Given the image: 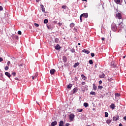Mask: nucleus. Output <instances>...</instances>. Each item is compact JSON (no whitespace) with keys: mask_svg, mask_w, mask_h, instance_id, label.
Masks as SVG:
<instances>
[{"mask_svg":"<svg viewBox=\"0 0 126 126\" xmlns=\"http://www.w3.org/2000/svg\"><path fill=\"white\" fill-rule=\"evenodd\" d=\"M99 84H102V81H101V80H100V81H99Z\"/></svg>","mask_w":126,"mask_h":126,"instance_id":"09e8293b","label":"nucleus"},{"mask_svg":"<svg viewBox=\"0 0 126 126\" xmlns=\"http://www.w3.org/2000/svg\"><path fill=\"white\" fill-rule=\"evenodd\" d=\"M12 74H13V76H15V75H16V73H15V72H13L12 73Z\"/></svg>","mask_w":126,"mask_h":126,"instance_id":"79ce46f5","label":"nucleus"},{"mask_svg":"<svg viewBox=\"0 0 126 126\" xmlns=\"http://www.w3.org/2000/svg\"><path fill=\"white\" fill-rule=\"evenodd\" d=\"M75 25L74 24V23H71V24H70V27L71 28H73V27H74Z\"/></svg>","mask_w":126,"mask_h":126,"instance_id":"a211bd4d","label":"nucleus"},{"mask_svg":"<svg viewBox=\"0 0 126 126\" xmlns=\"http://www.w3.org/2000/svg\"><path fill=\"white\" fill-rule=\"evenodd\" d=\"M36 103H37L38 105H40V104L38 103V102L36 101Z\"/></svg>","mask_w":126,"mask_h":126,"instance_id":"338daca9","label":"nucleus"},{"mask_svg":"<svg viewBox=\"0 0 126 126\" xmlns=\"http://www.w3.org/2000/svg\"><path fill=\"white\" fill-rule=\"evenodd\" d=\"M5 74L6 76H8L9 77V78H10V76H11V75H10V73H9L8 72H6L5 73Z\"/></svg>","mask_w":126,"mask_h":126,"instance_id":"f8f14e48","label":"nucleus"},{"mask_svg":"<svg viewBox=\"0 0 126 126\" xmlns=\"http://www.w3.org/2000/svg\"><path fill=\"white\" fill-rule=\"evenodd\" d=\"M89 63L90 64H93V61L92 60H90L89 61Z\"/></svg>","mask_w":126,"mask_h":126,"instance_id":"72a5a7b5","label":"nucleus"},{"mask_svg":"<svg viewBox=\"0 0 126 126\" xmlns=\"http://www.w3.org/2000/svg\"><path fill=\"white\" fill-rule=\"evenodd\" d=\"M63 62H64V63H66V61H67L66 57L65 56L63 57Z\"/></svg>","mask_w":126,"mask_h":126,"instance_id":"412c9836","label":"nucleus"},{"mask_svg":"<svg viewBox=\"0 0 126 126\" xmlns=\"http://www.w3.org/2000/svg\"><path fill=\"white\" fill-rule=\"evenodd\" d=\"M119 126H123V124H122L121 123H120V124H119Z\"/></svg>","mask_w":126,"mask_h":126,"instance_id":"6e6d98bb","label":"nucleus"},{"mask_svg":"<svg viewBox=\"0 0 126 126\" xmlns=\"http://www.w3.org/2000/svg\"><path fill=\"white\" fill-rule=\"evenodd\" d=\"M15 80H19L18 78H15Z\"/></svg>","mask_w":126,"mask_h":126,"instance_id":"4d7b16f0","label":"nucleus"},{"mask_svg":"<svg viewBox=\"0 0 126 126\" xmlns=\"http://www.w3.org/2000/svg\"><path fill=\"white\" fill-rule=\"evenodd\" d=\"M14 37L15 38V39H18V36H15Z\"/></svg>","mask_w":126,"mask_h":126,"instance_id":"8fccbe9b","label":"nucleus"},{"mask_svg":"<svg viewBox=\"0 0 126 126\" xmlns=\"http://www.w3.org/2000/svg\"><path fill=\"white\" fill-rule=\"evenodd\" d=\"M116 17L118 19H122V14H121V13L116 14Z\"/></svg>","mask_w":126,"mask_h":126,"instance_id":"20e7f679","label":"nucleus"},{"mask_svg":"<svg viewBox=\"0 0 126 126\" xmlns=\"http://www.w3.org/2000/svg\"><path fill=\"white\" fill-rule=\"evenodd\" d=\"M70 124H69V123H66L64 126H69Z\"/></svg>","mask_w":126,"mask_h":126,"instance_id":"a18cd8bd","label":"nucleus"},{"mask_svg":"<svg viewBox=\"0 0 126 126\" xmlns=\"http://www.w3.org/2000/svg\"><path fill=\"white\" fill-rule=\"evenodd\" d=\"M37 76H38V73H36L35 75L34 76V77L36 78V77H37Z\"/></svg>","mask_w":126,"mask_h":126,"instance_id":"37998d69","label":"nucleus"},{"mask_svg":"<svg viewBox=\"0 0 126 126\" xmlns=\"http://www.w3.org/2000/svg\"><path fill=\"white\" fill-rule=\"evenodd\" d=\"M42 12H45V7L43 5H40Z\"/></svg>","mask_w":126,"mask_h":126,"instance_id":"ddd939ff","label":"nucleus"},{"mask_svg":"<svg viewBox=\"0 0 126 126\" xmlns=\"http://www.w3.org/2000/svg\"><path fill=\"white\" fill-rule=\"evenodd\" d=\"M18 34L19 35H21V34H22L21 31H19L18 32Z\"/></svg>","mask_w":126,"mask_h":126,"instance_id":"e433bc0d","label":"nucleus"},{"mask_svg":"<svg viewBox=\"0 0 126 126\" xmlns=\"http://www.w3.org/2000/svg\"><path fill=\"white\" fill-rule=\"evenodd\" d=\"M60 49H61V46H60V45L57 44L55 46V49L57 50V51H59V50H60Z\"/></svg>","mask_w":126,"mask_h":126,"instance_id":"6e6552de","label":"nucleus"},{"mask_svg":"<svg viewBox=\"0 0 126 126\" xmlns=\"http://www.w3.org/2000/svg\"><path fill=\"white\" fill-rule=\"evenodd\" d=\"M57 125H58V122H57V121H55L51 123V126H57Z\"/></svg>","mask_w":126,"mask_h":126,"instance_id":"0eeeda50","label":"nucleus"},{"mask_svg":"<svg viewBox=\"0 0 126 126\" xmlns=\"http://www.w3.org/2000/svg\"><path fill=\"white\" fill-rule=\"evenodd\" d=\"M34 25V26H35V27H39V24H37L35 23Z\"/></svg>","mask_w":126,"mask_h":126,"instance_id":"2f4dec72","label":"nucleus"},{"mask_svg":"<svg viewBox=\"0 0 126 126\" xmlns=\"http://www.w3.org/2000/svg\"><path fill=\"white\" fill-rule=\"evenodd\" d=\"M78 46H80V43L78 44Z\"/></svg>","mask_w":126,"mask_h":126,"instance_id":"69168bd1","label":"nucleus"},{"mask_svg":"<svg viewBox=\"0 0 126 126\" xmlns=\"http://www.w3.org/2000/svg\"><path fill=\"white\" fill-rule=\"evenodd\" d=\"M81 76H82V77H85V76H84V75H83V74L81 75Z\"/></svg>","mask_w":126,"mask_h":126,"instance_id":"5fc2aeb1","label":"nucleus"},{"mask_svg":"<svg viewBox=\"0 0 126 126\" xmlns=\"http://www.w3.org/2000/svg\"><path fill=\"white\" fill-rule=\"evenodd\" d=\"M70 52H71V53H75V50H74V49L73 48L70 50Z\"/></svg>","mask_w":126,"mask_h":126,"instance_id":"473e14b6","label":"nucleus"},{"mask_svg":"<svg viewBox=\"0 0 126 126\" xmlns=\"http://www.w3.org/2000/svg\"><path fill=\"white\" fill-rule=\"evenodd\" d=\"M119 120H120V117L118 115L113 117V121H114L115 122H117Z\"/></svg>","mask_w":126,"mask_h":126,"instance_id":"f03ea898","label":"nucleus"},{"mask_svg":"<svg viewBox=\"0 0 126 126\" xmlns=\"http://www.w3.org/2000/svg\"><path fill=\"white\" fill-rule=\"evenodd\" d=\"M105 118H108V117H109V113H108V112H105Z\"/></svg>","mask_w":126,"mask_h":126,"instance_id":"bb28decb","label":"nucleus"},{"mask_svg":"<svg viewBox=\"0 0 126 126\" xmlns=\"http://www.w3.org/2000/svg\"><path fill=\"white\" fill-rule=\"evenodd\" d=\"M83 53H85V54H90V51H88V50H86L85 49L83 50Z\"/></svg>","mask_w":126,"mask_h":126,"instance_id":"4468645a","label":"nucleus"},{"mask_svg":"<svg viewBox=\"0 0 126 126\" xmlns=\"http://www.w3.org/2000/svg\"><path fill=\"white\" fill-rule=\"evenodd\" d=\"M10 64V61H8V62H7L8 66H9Z\"/></svg>","mask_w":126,"mask_h":126,"instance_id":"4c0bfd02","label":"nucleus"},{"mask_svg":"<svg viewBox=\"0 0 126 126\" xmlns=\"http://www.w3.org/2000/svg\"><path fill=\"white\" fill-rule=\"evenodd\" d=\"M41 0H36V2H39V1Z\"/></svg>","mask_w":126,"mask_h":126,"instance_id":"13d9d810","label":"nucleus"},{"mask_svg":"<svg viewBox=\"0 0 126 126\" xmlns=\"http://www.w3.org/2000/svg\"><path fill=\"white\" fill-rule=\"evenodd\" d=\"M82 85H85V82H82Z\"/></svg>","mask_w":126,"mask_h":126,"instance_id":"603ef678","label":"nucleus"},{"mask_svg":"<svg viewBox=\"0 0 126 126\" xmlns=\"http://www.w3.org/2000/svg\"><path fill=\"white\" fill-rule=\"evenodd\" d=\"M3 61V59L2 58L0 57V62H2Z\"/></svg>","mask_w":126,"mask_h":126,"instance_id":"de8ad7c7","label":"nucleus"},{"mask_svg":"<svg viewBox=\"0 0 126 126\" xmlns=\"http://www.w3.org/2000/svg\"><path fill=\"white\" fill-rule=\"evenodd\" d=\"M7 69H8V66H6L5 67V70H7Z\"/></svg>","mask_w":126,"mask_h":126,"instance_id":"a19ab883","label":"nucleus"},{"mask_svg":"<svg viewBox=\"0 0 126 126\" xmlns=\"http://www.w3.org/2000/svg\"><path fill=\"white\" fill-rule=\"evenodd\" d=\"M110 108H111V109H112V110H114V109H115V108H116V105H115V104H111L110 106Z\"/></svg>","mask_w":126,"mask_h":126,"instance_id":"9d476101","label":"nucleus"},{"mask_svg":"<svg viewBox=\"0 0 126 126\" xmlns=\"http://www.w3.org/2000/svg\"><path fill=\"white\" fill-rule=\"evenodd\" d=\"M48 22H49V21L48 20V19H44V23L45 24H47V23H48Z\"/></svg>","mask_w":126,"mask_h":126,"instance_id":"b1692460","label":"nucleus"},{"mask_svg":"<svg viewBox=\"0 0 126 126\" xmlns=\"http://www.w3.org/2000/svg\"><path fill=\"white\" fill-rule=\"evenodd\" d=\"M69 117L70 122H73L75 115L73 113H71L69 115Z\"/></svg>","mask_w":126,"mask_h":126,"instance_id":"f257e3e1","label":"nucleus"},{"mask_svg":"<svg viewBox=\"0 0 126 126\" xmlns=\"http://www.w3.org/2000/svg\"><path fill=\"white\" fill-rule=\"evenodd\" d=\"M95 56V54L94 53H91V57L93 58Z\"/></svg>","mask_w":126,"mask_h":126,"instance_id":"c03bdc74","label":"nucleus"},{"mask_svg":"<svg viewBox=\"0 0 126 126\" xmlns=\"http://www.w3.org/2000/svg\"><path fill=\"white\" fill-rule=\"evenodd\" d=\"M78 89H77V88H75L73 90V94H74L77 92Z\"/></svg>","mask_w":126,"mask_h":126,"instance_id":"9b49d317","label":"nucleus"},{"mask_svg":"<svg viewBox=\"0 0 126 126\" xmlns=\"http://www.w3.org/2000/svg\"><path fill=\"white\" fill-rule=\"evenodd\" d=\"M101 40H102V41H104V40H105V38L102 37V38H101Z\"/></svg>","mask_w":126,"mask_h":126,"instance_id":"3c124183","label":"nucleus"},{"mask_svg":"<svg viewBox=\"0 0 126 126\" xmlns=\"http://www.w3.org/2000/svg\"><path fill=\"white\" fill-rule=\"evenodd\" d=\"M82 17H85V18H87L88 17V13H83L81 15Z\"/></svg>","mask_w":126,"mask_h":126,"instance_id":"39448f33","label":"nucleus"},{"mask_svg":"<svg viewBox=\"0 0 126 126\" xmlns=\"http://www.w3.org/2000/svg\"><path fill=\"white\" fill-rule=\"evenodd\" d=\"M62 8H63V9H66V6L63 5L62 6Z\"/></svg>","mask_w":126,"mask_h":126,"instance_id":"c9c22d12","label":"nucleus"},{"mask_svg":"<svg viewBox=\"0 0 126 126\" xmlns=\"http://www.w3.org/2000/svg\"><path fill=\"white\" fill-rule=\"evenodd\" d=\"M118 28H119V30H121L122 28H124V23L121 22L120 24H119Z\"/></svg>","mask_w":126,"mask_h":126,"instance_id":"423d86ee","label":"nucleus"},{"mask_svg":"<svg viewBox=\"0 0 126 126\" xmlns=\"http://www.w3.org/2000/svg\"><path fill=\"white\" fill-rule=\"evenodd\" d=\"M47 27L48 29H52V26L47 25Z\"/></svg>","mask_w":126,"mask_h":126,"instance_id":"c85d7f7f","label":"nucleus"},{"mask_svg":"<svg viewBox=\"0 0 126 126\" xmlns=\"http://www.w3.org/2000/svg\"><path fill=\"white\" fill-rule=\"evenodd\" d=\"M102 88H103V86H99L98 87V89H100V90H102Z\"/></svg>","mask_w":126,"mask_h":126,"instance_id":"c756f323","label":"nucleus"},{"mask_svg":"<svg viewBox=\"0 0 126 126\" xmlns=\"http://www.w3.org/2000/svg\"><path fill=\"white\" fill-rule=\"evenodd\" d=\"M119 96H120V94H119V93H116L115 97H119Z\"/></svg>","mask_w":126,"mask_h":126,"instance_id":"f704fd0d","label":"nucleus"},{"mask_svg":"<svg viewBox=\"0 0 126 126\" xmlns=\"http://www.w3.org/2000/svg\"><path fill=\"white\" fill-rule=\"evenodd\" d=\"M56 72V70L55 69H52L50 70V74H54Z\"/></svg>","mask_w":126,"mask_h":126,"instance_id":"1a4fd4ad","label":"nucleus"},{"mask_svg":"<svg viewBox=\"0 0 126 126\" xmlns=\"http://www.w3.org/2000/svg\"><path fill=\"white\" fill-rule=\"evenodd\" d=\"M84 106L85 108H87L89 106V104L87 102L84 103Z\"/></svg>","mask_w":126,"mask_h":126,"instance_id":"2eb2a0df","label":"nucleus"},{"mask_svg":"<svg viewBox=\"0 0 126 126\" xmlns=\"http://www.w3.org/2000/svg\"><path fill=\"white\" fill-rule=\"evenodd\" d=\"M77 111H78V112H79L80 113H81V112H82V111H83V109H77Z\"/></svg>","mask_w":126,"mask_h":126,"instance_id":"7c9ffc66","label":"nucleus"},{"mask_svg":"<svg viewBox=\"0 0 126 126\" xmlns=\"http://www.w3.org/2000/svg\"><path fill=\"white\" fill-rule=\"evenodd\" d=\"M110 123H112V120L108 119L106 120V124H108V125H110Z\"/></svg>","mask_w":126,"mask_h":126,"instance_id":"dca6fc26","label":"nucleus"},{"mask_svg":"<svg viewBox=\"0 0 126 126\" xmlns=\"http://www.w3.org/2000/svg\"><path fill=\"white\" fill-rule=\"evenodd\" d=\"M71 87H72V84H70L67 86V88H68V89H70Z\"/></svg>","mask_w":126,"mask_h":126,"instance_id":"aec40b11","label":"nucleus"},{"mask_svg":"<svg viewBox=\"0 0 126 126\" xmlns=\"http://www.w3.org/2000/svg\"><path fill=\"white\" fill-rule=\"evenodd\" d=\"M126 58V56L123 57V59H125Z\"/></svg>","mask_w":126,"mask_h":126,"instance_id":"e2e57ef3","label":"nucleus"},{"mask_svg":"<svg viewBox=\"0 0 126 126\" xmlns=\"http://www.w3.org/2000/svg\"><path fill=\"white\" fill-rule=\"evenodd\" d=\"M95 67H97V64L95 65Z\"/></svg>","mask_w":126,"mask_h":126,"instance_id":"0e129e2a","label":"nucleus"},{"mask_svg":"<svg viewBox=\"0 0 126 126\" xmlns=\"http://www.w3.org/2000/svg\"><path fill=\"white\" fill-rule=\"evenodd\" d=\"M116 3L119 4L121 2V0H114Z\"/></svg>","mask_w":126,"mask_h":126,"instance_id":"4be33fe9","label":"nucleus"},{"mask_svg":"<svg viewBox=\"0 0 126 126\" xmlns=\"http://www.w3.org/2000/svg\"><path fill=\"white\" fill-rule=\"evenodd\" d=\"M34 78H35V77L34 76H32V79H34Z\"/></svg>","mask_w":126,"mask_h":126,"instance_id":"680f3d73","label":"nucleus"},{"mask_svg":"<svg viewBox=\"0 0 126 126\" xmlns=\"http://www.w3.org/2000/svg\"><path fill=\"white\" fill-rule=\"evenodd\" d=\"M90 94L91 95H96V93H95V92H93L92 91L91 93H90Z\"/></svg>","mask_w":126,"mask_h":126,"instance_id":"cd10ccee","label":"nucleus"},{"mask_svg":"<svg viewBox=\"0 0 126 126\" xmlns=\"http://www.w3.org/2000/svg\"><path fill=\"white\" fill-rule=\"evenodd\" d=\"M79 65V63H76L74 65V67H76Z\"/></svg>","mask_w":126,"mask_h":126,"instance_id":"5701e85b","label":"nucleus"},{"mask_svg":"<svg viewBox=\"0 0 126 126\" xmlns=\"http://www.w3.org/2000/svg\"><path fill=\"white\" fill-rule=\"evenodd\" d=\"M80 22H81L82 21V17L81 15H80Z\"/></svg>","mask_w":126,"mask_h":126,"instance_id":"58836bf2","label":"nucleus"},{"mask_svg":"<svg viewBox=\"0 0 126 126\" xmlns=\"http://www.w3.org/2000/svg\"><path fill=\"white\" fill-rule=\"evenodd\" d=\"M2 9H3L2 6H0V10H2Z\"/></svg>","mask_w":126,"mask_h":126,"instance_id":"49530a36","label":"nucleus"},{"mask_svg":"<svg viewBox=\"0 0 126 126\" xmlns=\"http://www.w3.org/2000/svg\"><path fill=\"white\" fill-rule=\"evenodd\" d=\"M99 77L100 78H104V77H105V74L103 73L102 75H99Z\"/></svg>","mask_w":126,"mask_h":126,"instance_id":"6ab92c4d","label":"nucleus"},{"mask_svg":"<svg viewBox=\"0 0 126 126\" xmlns=\"http://www.w3.org/2000/svg\"><path fill=\"white\" fill-rule=\"evenodd\" d=\"M124 120H125V121H126V116L124 117Z\"/></svg>","mask_w":126,"mask_h":126,"instance_id":"864d4df0","label":"nucleus"},{"mask_svg":"<svg viewBox=\"0 0 126 126\" xmlns=\"http://www.w3.org/2000/svg\"><path fill=\"white\" fill-rule=\"evenodd\" d=\"M113 67H116V65L113 66Z\"/></svg>","mask_w":126,"mask_h":126,"instance_id":"774afa93","label":"nucleus"},{"mask_svg":"<svg viewBox=\"0 0 126 126\" xmlns=\"http://www.w3.org/2000/svg\"><path fill=\"white\" fill-rule=\"evenodd\" d=\"M59 41H60V40L58 38H56L55 39V43H59Z\"/></svg>","mask_w":126,"mask_h":126,"instance_id":"a878e982","label":"nucleus"},{"mask_svg":"<svg viewBox=\"0 0 126 126\" xmlns=\"http://www.w3.org/2000/svg\"><path fill=\"white\" fill-rule=\"evenodd\" d=\"M19 66H20V67L22 66V64H19Z\"/></svg>","mask_w":126,"mask_h":126,"instance_id":"bf43d9fd","label":"nucleus"},{"mask_svg":"<svg viewBox=\"0 0 126 126\" xmlns=\"http://www.w3.org/2000/svg\"><path fill=\"white\" fill-rule=\"evenodd\" d=\"M93 87L94 90H97V87L94 84L93 85Z\"/></svg>","mask_w":126,"mask_h":126,"instance_id":"393cba45","label":"nucleus"},{"mask_svg":"<svg viewBox=\"0 0 126 126\" xmlns=\"http://www.w3.org/2000/svg\"><path fill=\"white\" fill-rule=\"evenodd\" d=\"M58 25H59V26H62V25H63V23H59Z\"/></svg>","mask_w":126,"mask_h":126,"instance_id":"ea45409f","label":"nucleus"},{"mask_svg":"<svg viewBox=\"0 0 126 126\" xmlns=\"http://www.w3.org/2000/svg\"><path fill=\"white\" fill-rule=\"evenodd\" d=\"M83 1H87V0H82Z\"/></svg>","mask_w":126,"mask_h":126,"instance_id":"052dcab7","label":"nucleus"},{"mask_svg":"<svg viewBox=\"0 0 126 126\" xmlns=\"http://www.w3.org/2000/svg\"><path fill=\"white\" fill-rule=\"evenodd\" d=\"M111 29L114 32H116V31H117V29H118V28L117 27V26H116L115 25H111Z\"/></svg>","mask_w":126,"mask_h":126,"instance_id":"7ed1b4c3","label":"nucleus"},{"mask_svg":"<svg viewBox=\"0 0 126 126\" xmlns=\"http://www.w3.org/2000/svg\"><path fill=\"white\" fill-rule=\"evenodd\" d=\"M59 126H63V121H61L60 122Z\"/></svg>","mask_w":126,"mask_h":126,"instance_id":"f3484780","label":"nucleus"}]
</instances>
